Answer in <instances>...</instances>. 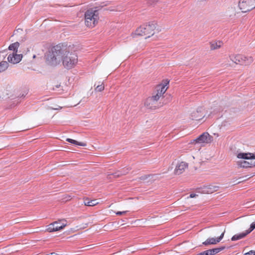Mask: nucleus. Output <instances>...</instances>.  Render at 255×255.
Returning <instances> with one entry per match:
<instances>
[{"label":"nucleus","instance_id":"nucleus-1","mask_svg":"<svg viewBox=\"0 0 255 255\" xmlns=\"http://www.w3.org/2000/svg\"><path fill=\"white\" fill-rule=\"evenodd\" d=\"M46 59L49 64L52 65H57L62 61L64 67L67 69L73 68L78 62L77 56L75 53L70 52L59 46L52 49L51 53L47 57Z\"/></svg>","mask_w":255,"mask_h":255},{"label":"nucleus","instance_id":"nucleus-17","mask_svg":"<svg viewBox=\"0 0 255 255\" xmlns=\"http://www.w3.org/2000/svg\"><path fill=\"white\" fill-rule=\"evenodd\" d=\"M225 249L224 247H221V248H217L213 249L211 250H208L206 251V253H207V255H215L221 251Z\"/></svg>","mask_w":255,"mask_h":255},{"label":"nucleus","instance_id":"nucleus-24","mask_svg":"<svg viewBox=\"0 0 255 255\" xmlns=\"http://www.w3.org/2000/svg\"><path fill=\"white\" fill-rule=\"evenodd\" d=\"M104 86L102 84L101 85L98 86L96 88V90L97 91H99V92H101L103 90H104Z\"/></svg>","mask_w":255,"mask_h":255},{"label":"nucleus","instance_id":"nucleus-28","mask_svg":"<svg viewBox=\"0 0 255 255\" xmlns=\"http://www.w3.org/2000/svg\"><path fill=\"white\" fill-rule=\"evenodd\" d=\"M197 196H198V195H197V194H195V193H191V194L190 195L189 197H190V198H195V197H197Z\"/></svg>","mask_w":255,"mask_h":255},{"label":"nucleus","instance_id":"nucleus-2","mask_svg":"<svg viewBox=\"0 0 255 255\" xmlns=\"http://www.w3.org/2000/svg\"><path fill=\"white\" fill-rule=\"evenodd\" d=\"M239 159L237 165L240 167L248 168L255 166V153L251 152H240L237 154Z\"/></svg>","mask_w":255,"mask_h":255},{"label":"nucleus","instance_id":"nucleus-32","mask_svg":"<svg viewBox=\"0 0 255 255\" xmlns=\"http://www.w3.org/2000/svg\"><path fill=\"white\" fill-rule=\"evenodd\" d=\"M254 255H255V251H254Z\"/></svg>","mask_w":255,"mask_h":255},{"label":"nucleus","instance_id":"nucleus-14","mask_svg":"<svg viewBox=\"0 0 255 255\" xmlns=\"http://www.w3.org/2000/svg\"><path fill=\"white\" fill-rule=\"evenodd\" d=\"M225 231H224L218 238H209L207 239L202 244L205 246H208L210 245H215L219 243L223 238Z\"/></svg>","mask_w":255,"mask_h":255},{"label":"nucleus","instance_id":"nucleus-29","mask_svg":"<svg viewBox=\"0 0 255 255\" xmlns=\"http://www.w3.org/2000/svg\"><path fill=\"white\" fill-rule=\"evenodd\" d=\"M223 124L224 126H226L228 125L229 123L225 121L224 123H223Z\"/></svg>","mask_w":255,"mask_h":255},{"label":"nucleus","instance_id":"nucleus-10","mask_svg":"<svg viewBox=\"0 0 255 255\" xmlns=\"http://www.w3.org/2000/svg\"><path fill=\"white\" fill-rule=\"evenodd\" d=\"M157 99L153 96L149 97L146 99L144 102V106L148 109L154 110L160 107Z\"/></svg>","mask_w":255,"mask_h":255},{"label":"nucleus","instance_id":"nucleus-16","mask_svg":"<svg viewBox=\"0 0 255 255\" xmlns=\"http://www.w3.org/2000/svg\"><path fill=\"white\" fill-rule=\"evenodd\" d=\"M223 44V42L220 40L211 41L210 42V49L212 50L218 49L222 46Z\"/></svg>","mask_w":255,"mask_h":255},{"label":"nucleus","instance_id":"nucleus-21","mask_svg":"<svg viewBox=\"0 0 255 255\" xmlns=\"http://www.w3.org/2000/svg\"><path fill=\"white\" fill-rule=\"evenodd\" d=\"M19 46V44L18 42H16L11 44H10L8 47L9 50L11 51V52H16L17 51V49Z\"/></svg>","mask_w":255,"mask_h":255},{"label":"nucleus","instance_id":"nucleus-13","mask_svg":"<svg viewBox=\"0 0 255 255\" xmlns=\"http://www.w3.org/2000/svg\"><path fill=\"white\" fill-rule=\"evenodd\" d=\"M219 189L217 186L209 185L205 186L199 190V192L202 194H212L217 191Z\"/></svg>","mask_w":255,"mask_h":255},{"label":"nucleus","instance_id":"nucleus-27","mask_svg":"<svg viewBox=\"0 0 255 255\" xmlns=\"http://www.w3.org/2000/svg\"><path fill=\"white\" fill-rule=\"evenodd\" d=\"M244 255H254V251H251L249 252L246 253Z\"/></svg>","mask_w":255,"mask_h":255},{"label":"nucleus","instance_id":"nucleus-18","mask_svg":"<svg viewBox=\"0 0 255 255\" xmlns=\"http://www.w3.org/2000/svg\"><path fill=\"white\" fill-rule=\"evenodd\" d=\"M247 235H248V233H247L246 231L243 232L242 233L235 235L234 236H233L232 237L231 240L232 241H237V240L242 239L244 238V237H245Z\"/></svg>","mask_w":255,"mask_h":255},{"label":"nucleus","instance_id":"nucleus-26","mask_svg":"<svg viewBox=\"0 0 255 255\" xmlns=\"http://www.w3.org/2000/svg\"><path fill=\"white\" fill-rule=\"evenodd\" d=\"M50 109L55 110H59L62 109L61 107L59 106H57L56 107H50Z\"/></svg>","mask_w":255,"mask_h":255},{"label":"nucleus","instance_id":"nucleus-6","mask_svg":"<svg viewBox=\"0 0 255 255\" xmlns=\"http://www.w3.org/2000/svg\"><path fill=\"white\" fill-rule=\"evenodd\" d=\"M239 7L243 12H248L255 8L254 0H240L239 2Z\"/></svg>","mask_w":255,"mask_h":255},{"label":"nucleus","instance_id":"nucleus-4","mask_svg":"<svg viewBox=\"0 0 255 255\" xmlns=\"http://www.w3.org/2000/svg\"><path fill=\"white\" fill-rule=\"evenodd\" d=\"M230 60L236 64L248 66L254 61L253 57L249 55L243 54H233L229 56Z\"/></svg>","mask_w":255,"mask_h":255},{"label":"nucleus","instance_id":"nucleus-9","mask_svg":"<svg viewBox=\"0 0 255 255\" xmlns=\"http://www.w3.org/2000/svg\"><path fill=\"white\" fill-rule=\"evenodd\" d=\"M168 83L169 82L166 80L163 83L158 85L156 88V94L152 96L158 100L167 91L168 88L167 86Z\"/></svg>","mask_w":255,"mask_h":255},{"label":"nucleus","instance_id":"nucleus-3","mask_svg":"<svg viewBox=\"0 0 255 255\" xmlns=\"http://www.w3.org/2000/svg\"><path fill=\"white\" fill-rule=\"evenodd\" d=\"M99 20V11L95 8L88 9L85 13V23L89 28L94 27Z\"/></svg>","mask_w":255,"mask_h":255},{"label":"nucleus","instance_id":"nucleus-8","mask_svg":"<svg viewBox=\"0 0 255 255\" xmlns=\"http://www.w3.org/2000/svg\"><path fill=\"white\" fill-rule=\"evenodd\" d=\"M67 226V221L65 220H61L56 221L47 226V230L49 232L58 231L63 229Z\"/></svg>","mask_w":255,"mask_h":255},{"label":"nucleus","instance_id":"nucleus-5","mask_svg":"<svg viewBox=\"0 0 255 255\" xmlns=\"http://www.w3.org/2000/svg\"><path fill=\"white\" fill-rule=\"evenodd\" d=\"M156 24L150 23L140 26L136 29L134 34L136 35H148L149 37L150 35H153L155 33Z\"/></svg>","mask_w":255,"mask_h":255},{"label":"nucleus","instance_id":"nucleus-22","mask_svg":"<svg viewBox=\"0 0 255 255\" xmlns=\"http://www.w3.org/2000/svg\"><path fill=\"white\" fill-rule=\"evenodd\" d=\"M8 67V63L6 61L0 62V73L5 71Z\"/></svg>","mask_w":255,"mask_h":255},{"label":"nucleus","instance_id":"nucleus-31","mask_svg":"<svg viewBox=\"0 0 255 255\" xmlns=\"http://www.w3.org/2000/svg\"><path fill=\"white\" fill-rule=\"evenodd\" d=\"M51 255H59L53 253L51 254Z\"/></svg>","mask_w":255,"mask_h":255},{"label":"nucleus","instance_id":"nucleus-15","mask_svg":"<svg viewBox=\"0 0 255 255\" xmlns=\"http://www.w3.org/2000/svg\"><path fill=\"white\" fill-rule=\"evenodd\" d=\"M187 167L188 164L187 163L183 161L178 162L174 170L175 174L177 175L181 174L185 171Z\"/></svg>","mask_w":255,"mask_h":255},{"label":"nucleus","instance_id":"nucleus-19","mask_svg":"<svg viewBox=\"0 0 255 255\" xmlns=\"http://www.w3.org/2000/svg\"><path fill=\"white\" fill-rule=\"evenodd\" d=\"M84 205L88 206H94L97 205L99 203L97 200H89L86 199L84 201Z\"/></svg>","mask_w":255,"mask_h":255},{"label":"nucleus","instance_id":"nucleus-30","mask_svg":"<svg viewBox=\"0 0 255 255\" xmlns=\"http://www.w3.org/2000/svg\"><path fill=\"white\" fill-rule=\"evenodd\" d=\"M147 0L151 3H153L155 1H157L158 0Z\"/></svg>","mask_w":255,"mask_h":255},{"label":"nucleus","instance_id":"nucleus-25","mask_svg":"<svg viewBox=\"0 0 255 255\" xmlns=\"http://www.w3.org/2000/svg\"><path fill=\"white\" fill-rule=\"evenodd\" d=\"M127 212V211H123V212L118 211V212H116V214L117 215H124V214H126Z\"/></svg>","mask_w":255,"mask_h":255},{"label":"nucleus","instance_id":"nucleus-12","mask_svg":"<svg viewBox=\"0 0 255 255\" xmlns=\"http://www.w3.org/2000/svg\"><path fill=\"white\" fill-rule=\"evenodd\" d=\"M205 116V111L203 108H199L193 111L190 113V118L193 120H200Z\"/></svg>","mask_w":255,"mask_h":255},{"label":"nucleus","instance_id":"nucleus-23","mask_svg":"<svg viewBox=\"0 0 255 255\" xmlns=\"http://www.w3.org/2000/svg\"><path fill=\"white\" fill-rule=\"evenodd\" d=\"M255 229V222H253V223L251 224L250 229L248 230H246V231L247 232V233H248V234H249Z\"/></svg>","mask_w":255,"mask_h":255},{"label":"nucleus","instance_id":"nucleus-20","mask_svg":"<svg viewBox=\"0 0 255 255\" xmlns=\"http://www.w3.org/2000/svg\"><path fill=\"white\" fill-rule=\"evenodd\" d=\"M66 141H67L72 144L79 145V146H86L87 145V144L85 142H79L77 140H75L74 139H72L71 138H67Z\"/></svg>","mask_w":255,"mask_h":255},{"label":"nucleus","instance_id":"nucleus-11","mask_svg":"<svg viewBox=\"0 0 255 255\" xmlns=\"http://www.w3.org/2000/svg\"><path fill=\"white\" fill-rule=\"evenodd\" d=\"M7 61L12 64L18 63L22 58V55L21 54H17V52L13 51L10 52L7 54Z\"/></svg>","mask_w":255,"mask_h":255},{"label":"nucleus","instance_id":"nucleus-7","mask_svg":"<svg viewBox=\"0 0 255 255\" xmlns=\"http://www.w3.org/2000/svg\"><path fill=\"white\" fill-rule=\"evenodd\" d=\"M212 141V137L207 132H204L199 136L197 138L193 139L191 143L193 144H199L204 145L210 143Z\"/></svg>","mask_w":255,"mask_h":255}]
</instances>
